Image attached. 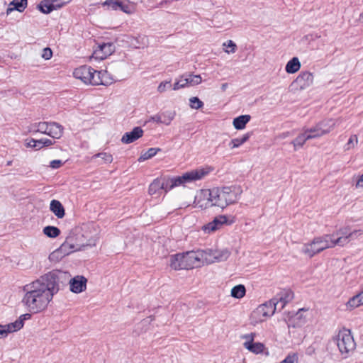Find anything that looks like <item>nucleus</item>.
I'll list each match as a JSON object with an SVG mask.
<instances>
[{"label":"nucleus","mask_w":363,"mask_h":363,"mask_svg":"<svg viewBox=\"0 0 363 363\" xmlns=\"http://www.w3.org/2000/svg\"><path fill=\"white\" fill-rule=\"evenodd\" d=\"M69 278L67 272L52 270L41 276L23 288L24 296L22 302L32 313L44 311L60 289V283H64Z\"/></svg>","instance_id":"nucleus-1"},{"label":"nucleus","mask_w":363,"mask_h":363,"mask_svg":"<svg viewBox=\"0 0 363 363\" xmlns=\"http://www.w3.org/2000/svg\"><path fill=\"white\" fill-rule=\"evenodd\" d=\"M91 228H94L86 226L70 231L65 241L57 250L50 255L49 259L53 260L59 255L65 256L73 252L85 250L87 247L95 246L99 237L96 233H91Z\"/></svg>","instance_id":"nucleus-2"},{"label":"nucleus","mask_w":363,"mask_h":363,"mask_svg":"<svg viewBox=\"0 0 363 363\" xmlns=\"http://www.w3.org/2000/svg\"><path fill=\"white\" fill-rule=\"evenodd\" d=\"M72 75L85 84L93 86H108L128 77L121 69H73Z\"/></svg>","instance_id":"nucleus-3"},{"label":"nucleus","mask_w":363,"mask_h":363,"mask_svg":"<svg viewBox=\"0 0 363 363\" xmlns=\"http://www.w3.org/2000/svg\"><path fill=\"white\" fill-rule=\"evenodd\" d=\"M242 193L240 186L233 185L222 188L213 189V201L214 206L225 208L236 203Z\"/></svg>","instance_id":"nucleus-4"},{"label":"nucleus","mask_w":363,"mask_h":363,"mask_svg":"<svg viewBox=\"0 0 363 363\" xmlns=\"http://www.w3.org/2000/svg\"><path fill=\"white\" fill-rule=\"evenodd\" d=\"M337 245L335 233L333 234H325L321 236L315 237L310 242L305 243L301 251L306 256L313 257L323 250L333 248Z\"/></svg>","instance_id":"nucleus-5"},{"label":"nucleus","mask_w":363,"mask_h":363,"mask_svg":"<svg viewBox=\"0 0 363 363\" xmlns=\"http://www.w3.org/2000/svg\"><path fill=\"white\" fill-rule=\"evenodd\" d=\"M208 173L209 170L201 168L186 172L182 176L170 178L165 181V192H167L174 187L184 185L186 183L200 180Z\"/></svg>","instance_id":"nucleus-6"},{"label":"nucleus","mask_w":363,"mask_h":363,"mask_svg":"<svg viewBox=\"0 0 363 363\" xmlns=\"http://www.w3.org/2000/svg\"><path fill=\"white\" fill-rule=\"evenodd\" d=\"M193 251L178 253L169 257V266L174 270L190 269L196 267Z\"/></svg>","instance_id":"nucleus-7"},{"label":"nucleus","mask_w":363,"mask_h":363,"mask_svg":"<svg viewBox=\"0 0 363 363\" xmlns=\"http://www.w3.org/2000/svg\"><path fill=\"white\" fill-rule=\"evenodd\" d=\"M335 341L340 352L345 358L347 357L355 349L356 344L349 330H340Z\"/></svg>","instance_id":"nucleus-8"},{"label":"nucleus","mask_w":363,"mask_h":363,"mask_svg":"<svg viewBox=\"0 0 363 363\" xmlns=\"http://www.w3.org/2000/svg\"><path fill=\"white\" fill-rule=\"evenodd\" d=\"M277 303V302L275 301H269L259 306L250 315L251 324L255 325L272 315L276 311Z\"/></svg>","instance_id":"nucleus-9"},{"label":"nucleus","mask_w":363,"mask_h":363,"mask_svg":"<svg viewBox=\"0 0 363 363\" xmlns=\"http://www.w3.org/2000/svg\"><path fill=\"white\" fill-rule=\"evenodd\" d=\"M337 246L343 247L348 244L350 240L359 238L363 235V230H354L351 231L349 227H343L335 232Z\"/></svg>","instance_id":"nucleus-10"},{"label":"nucleus","mask_w":363,"mask_h":363,"mask_svg":"<svg viewBox=\"0 0 363 363\" xmlns=\"http://www.w3.org/2000/svg\"><path fill=\"white\" fill-rule=\"evenodd\" d=\"M235 222V216L220 215L216 216L211 222L203 225L201 229L205 233L210 234L220 229L223 225H230Z\"/></svg>","instance_id":"nucleus-11"},{"label":"nucleus","mask_w":363,"mask_h":363,"mask_svg":"<svg viewBox=\"0 0 363 363\" xmlns=\"http://www.w3.org/2000/svg\"><path fill=\"white\" fill-rule=\"evenodd\" d=\"M102 5L109 10H119L127 14L134 13L136 11L135 4L128 0H106Z\"/></svg>","instance_id":"nucleus-12"},{"label":"nucleus","mask_w":363,"mask_h":363,"mask_svg":"<svg viewBox=\"0 0 363 363\" xmlns=\"http://www.w3.org/2000/svg\"><path fill=\"white\" fill-rule=\"evenodd\" d=\"M194 204L196 207L207 208L214 206L213 201V189H203L195 196Z\"/></svg>","instance_id":"nucleus-13"},{"label":"nucleus","mask_w":363,"mask_h":363,"mask_svg":"<svg viewBox=\"0 0 363 363\" xmlns=\"http://www.w3.org/2000/svg\"><path fill=\"white\" fill-rule=\"evenodd\" d=\"M115 51V45L112 43L99 44L94 50L91 60H103Z\"/></svg>","instance_id":"nucleus-14"},{"label":"nucleus","mask_w":363,"mask_h":363,"mask_svg":"<svg viewBox=\"0 0 363 363\" xmlns=\"http://www.w3.org/2000/svg\"><path fill=\"white\" fill-rule=\"evenodd\" d=\"M196 267L215 262L213 249L193 251Z\"/></svg>","instance_id":"nucleus-15"},{"label":"nucleus","mask_w":363,"mask_h":363,"mask_svg":"<svg viewBox=\"0 0 363 363\" xmlns=\"http://www.w3.org/2000/svg\"><path fill=\"white\" fill-rule=\"evenodd\" d=\"M313 76L308 72H303L291 84L295 89H303L308 87L313 82Z\"/></svg>","instance_id":"nucleus-16"},{"label":"nucleus","mask_w":363,"mask_h":363,"mask_svg":"<svg viewBox=\"0 0 363 363\" xmlns=\"http://www.w3.org/2000/svg\"><path fill=\"white\" fill-rule=\"evenodd\" d=\"M86 279L82 276H77L69 279L70 291L73 293H81L86 289Z\"/></svg>","instance_id":"nucleus-17"},{"label":"nucleus","mask_w":363,"mask_h":363,"mask_svg":"<svg viewBox=\"0 0 363 363\" xmlns=\"http://www.w3.org/2000/svg\"><path fill=\"white\" fill-rule=\"evenodd\" d=\"M254 335L252 333L245 335L243 337L247 341L245 342L243 345L249 351L259 354L263 352L264 345L260 342H253Z\"/></svg>","instance_id":"nucleus-18"},{"label":"nucleus","mask_w":363,"mask_h":363,"mask_svg":"<svg viewBox=\"0 0 363 363\" xmlns=\"http://www.w3.org/2000/svg\"><path fill=\"white\" fill-rule=\"evenodd\" d=\"M143 130L140 127H135L131 131L126 132L121 138L124 144H129L137 140L143 135Z\"/></svg>","instance_id":"nucleus-19"},{"label":"nucleus","mask_w":363,"mask_h":363,"mask_svg":"<svg viewBox=\"0 0 363 363\" xmlns=\"http://www.w3.org/2000/svg\"><path fill=\"white\" fill-rule=\"evenodd\" d=\"M130 45L135 49H143L149 45L148 37L145 35H138L129 37Z\"/></svg>","instance_id":"nucleus-20"},{"label":"nucleus","mask_w":363,"mask_h":363,"mask_svg":"<svg viewBox=\"0 0 363 363\" xmlns=\"http://www.w3.org/2000/svg\"><path fill=\"white\" fill-rule=\"evenodd\" d=\"M221 51L228 56L235 55L238 50V45L231 39L225 40L220 45Z\"/></svg>","instance_id":"nucleus-21"},{"label":"nucleus","mask_w":363,"mask_h":363,"mask_svg":"<svg viewBox=\"0 0 363 363\" xmlns=\"http://www.w3.org/2000/svg\"><path fill=\"white\" fill-rule=\"evenodd\" d=\"M22 328L21 321L13 322L5 325H0V339L6 337L9 333H13Z\"/></svg>","instance_id":"nucleus-22"},{"label":"nucleus","mask_w":363,"mask_h":363,"mask_svg":"<svg viewBox=\"0 0 363 363\" xmlns=\"http://www.w3.org/2000/svg\"><path fill=\"white\" fill-rule=\"evenodd\" d=\"M27 0H13L9 4L6 13L9 15L14 11L23 12L27 7Z\"/></svg>","instance_id":"nucleus-23"},{"label":"nucleus","mask_w":363,"mask_h":363,"mask_svg":"<svg viewBox=\"0 0 363 363\" xmlns=\"http://www.w3.org/2000/svg\"><path fill=\"white\" fill-rule=\"evenodd\" d=\"M362 305L363 291L350 298L346 303V307L347 309L351 311Z\"/></svg>","instance_id":"nucleus-24"},{"label":"nucleus","mask_w":363,"mask_h":363,"mask_svg":"<svg viewBox=\"0 0 363 363\" xmlns=\"http://www.w3.org/2000/svg\"><path fill=\"white\" fill-rule=\"evenodd\" d=\"M231 252L228 248L213 250V256L215 262H223L228 259Z\"/></svg>","instance_id":"nucleus-25"},{"label":"nucleus","mask_w":363,"mask_h":363,"mask_svg":"<svg viewBox=\"0 0 363 363\" xmlns=\"http://www.w3.org/2000/svg\"><path fill=\"white\" fill-rule=\"evenodd\" d=\"M50 211L58 218H62L65 216V208L57 200H52L50 206Z\"/></svg>","instance_id":"nucleus-26"},{"label":"nucleus","mask_w":363,"mask_h":363,"mask_svg":"<svg viewBox=\"0 0 363 363\" xmlns=\"http://www.w3.org/2000/svg\"><path fill=\"white\" fill-rule=\"evenodd\" d=\"M308 140H311L310 136L307 135L305 130H303V133L299 134L291 142V144L294 145V150H297L298 149L302 147L305 143Z\"/></svg>","instance_id":"nucleus-27"},{"label":"nucleus","mask_w":363,"mask_h":363,"mask_svg":"<svg viewBox=\"0 0 363 363\" xmlns=\"http://www.w3.org/2000/svg\"><path fill=\"white\" fill-rule=\"evenodd\" d=\"M250 115H242L233 119V124L235 129L242 130L250 120Z\"/></svg>","instance_id":"nucleus-28"},{"label":"nucleus","mask_w":363,"mask_h":363,"mask_svg":"<svg viewBox=\"0 0 363 363\" xmlns=\"http://www.w3.org/2000/svg\"><path fill=\"white\" fill-rule=\"evenodd\" d=\"M162 124L169 125L172 121L175 118L176 111L174 110H167L160 113Z\"/></svg>","instance_id":"nucleus-29"},{"label":"nucleus","mask_w":363,"mask_h":363,"mask_svg":"<svg viewBox=\"0 0 363 363\" xmlns=\"http://www.w3.org/2000/svg\"><path fill=\"white\" fill-rule=\"evenodd\" d=\"M337 121L333 119H325L317 123L321 130L326 131L325 135L329 133L336 125Z\"/></svg>","instance_id":"nucleus-30"},{"label":"nucleus","mask_w":363,"mask_h":363,"mask_svg":"<svg viewBox=\"0 0 363 363\" xmlns=\"http://www.w3.org/2000/svg\"><path fill=\"white\" fill-rule=\"evenodd\" d=\"M304 130L307 135L310 136L311 140L320 138L325 135L326 132L325 130H321V128H319L317 124H315V125H314L313 127L306 128Z\"/></svg>","instance_id":"nucleus-31"},{"label":"nucleus","mask_w":363,"mask_h":363,"mask_svg":"<svg viewBox=\"0 0 363 363\" xmlns=\"http://www.w3.org/2000/svg\"><path fill=\"white\" fill-rule=\"evenodd\" d=\"M165 182H161L159 179H155L150 185L148 192L150 195L156 194L160 190L165 191Z\"/></svg>","instance_id":"nucleus-32"},{"label":"nucleus","mask_w":363,"mask_h":363,"mask_svg":"<svg viewBox=\"0 0 363 363\" xmlns=\"http://www.w3.org/2000/svg\"><path fill=\"white\" fill-rule=\"evenodd\" d=\"M38 9L45 14H48L53 11V4L51 0H43L40 1L38 6Z\"/></svg>","instance_id":"nucleus-33"},{"label":"nucleus","mask_w":363,"mask_h":363,"mask_svg":"<svg viewBox=\"0 0 363 363\" xmlns=\"http://www.w3.org/2000/svg\"><path fill=\"white\" fill-rule=\"evenodd\" d=\"M250 137V133H246L243 135L240 138L233 139L230 143L229 146L231 149L239 147L240 145L244 144L245 142H247Z\"/></svg>","instance_id":"nucleus-34"},{"label":"nucleus","mask_w":363,"mask_h":363,"mask_svg":"<svg viewBox=\"0 0 363 363\" xmlns=\"http://www.w3.org/2000/svg\"><path fill=\"white\" fill-rule=\"evenodd\" d=\"M245 293H246V289H245V286L242 284H239V285L234 286L231 289L230 294L233 298L239 299V298H242V297H244V296L245 295Z\"/></svg>","instance_id":"nucleus-35"},{"label":"nucleus","mask_w":363,"mask_h":363,"mask_svg":"<svg viewBox=\"0 0 363 363\" xmlns=\"http://www.w3.org/2000/svg\"><path fill=\"white\" fill-rule=\"evenodd\" d=\"M96 158H100L101 160V162L99 163V164L111 163L113 161L112 155L107 152H99L95 154L92 156L91 160L94 161Z\"/></svg>","instance_id":"nucleus-36"},{"label":"nucleus","mask_w":363,"mask_h":363,"mask_svg":"<svg viewBox=\"0 0 363 363\" xmlns=\"http://www.w3.org/2000/svg\"><path fill=\"white\" fill-rule=\"evenodd\" d=\"M48 129V122H39L31 125L30 132L45 134Z\"/></svg>","instance_id":"nucleus-37"},{"label":"nucleus","mask_w":363,"mask_h":363,"mask_svg":"<svg viewBox=\"0 0 363 363\" xmlns=\"http://www.w3.org/2000/svg\"><path fill=\"white\" fill-rule=\"evenodd\" d=\"M43 233L50 238H55L60 234V230L55 226L48 225L43 228Z\"/></svg>","instance_id":"nucleus-38"},{"label":"nucleus","mask_w":363,"mask_h":363,"mask_svg":"<svg viewBox=\"0 0 363 363\" xmlns=\"http://www.w3.org/2000/svg\"><path fill=\"white\" fill-rule=\"evenodd\" d=\"M159 151H160V148H149L146 152H143L140 157L138 158V162H142L145 160H147L152 157H154Z\"/></svg>","instance_id":"nucleus-39"},{"label":"nucleus","mask_w":363,"mask_h":363,"mask_svg":"<svg viewBox=\"0 0 363 363\" xmlns=\"http://www.w3.org/2000/svg\"><path fill=\"white\" fill-rule=\"evenodd\" d=\"M63 134V128L61 125L57 123H53L52 131H51V137L55 139H59L62 137Z\"/></svg>","instance_id":"nucleus-40"},{"label":"nucleus","mask_w":363,"mask_h":363,"mask_svg":"<svg viewBox=\"0 0 363 363\" xmlns=\"http://www.w3.org/2000/svg\"><path fill=\"white\" fill-rule=\"evenodd\" d=\"M186 78L188 79L189 86H195L200 84L202 81L201 77L199 74L192 75L188 74L186 75Z\"/></svg>","instance_id":"nucleus-41"},{"label":"nucleus","mask_w":363,"mask_h":363,"mask_svg":"<svg viewBox=\"0 0 363 363\" xmlns=\"http://www.w3.org/2000/svg\"><path fill=\"white\" fill-rule=\"evenodd\" d=\"M189 106L193 109H199L203 106V103L196 96L189 99Z\"/></svg>","instance_id":"nucleus-42"},{"label":"nucleus","mask_w":363,"mask_h":363,"mask_svg":"<svg viewBox=\"0 0 363 363\" xmlns=\"http://www.w3.org/2000/svg\"><path fill=\"white\" fill-rule=\"evenodd\" d=\"M270 301H275L277 302V303L276 304V310L278 308L279 311L283 309L285 305L289 301V299H286V298H284V296L282 295L279 298H274Z\"/></svg>","instance_id":"nucleus-43"},{"label":"nucleus","mask_w":363,"mask_h":363,"mask_svg":"<svg viewBox=\"0 0 363 363\" xmlns=\"http://www.w3.org/2000/svg\"><path fill=\"white\" fill-rule=\"evenodd\" d=\"M358 143L357 136L356 135H351L348 142L345 145V150H349L354 148Z\"/></svg>","instance_id":"nucleus-44"},{"label":"nucleus","mask_w":363,"mask_h":363,"mask_svg":"<svg viewBox=\"0 0 363 363\" xmlns=\"http://www.w3.org/2000/svg\"><path fill=\"white\" fill-rule=\"evenodd\" d=\"M301 67V62L298 57H294L291 60H290L285 68H300Z\"/></svg>","instance_id":"nucleus-45"},{"label":"nucleus","mask_w":363,"mask_h":363,"mask_svg":"<svg viewBox=\"0 0 363 363\" xmlns=\"http://www.w3.org/2000/svg\"><path fill=\"white\" fill-rule=\"evenodd\" d=\"M172 84L170 81H164L161 82L158 87H157V91L160 93H163L166 91L167 90L171 89Z\"/></svg>","instance_id":"nucleus-46"},{"label":"nucleus","mask_w":363,"mask_h":363,"mask_svg":"<svg viewBox=\"0 0 363 363\" xmlns=\"http://www.w3.org/2000/svg\"><path fill=\"white\" fill-rule=\"evenodd\" d=\"M280 363H298V355L295 353L289 354Z\"/></svg>","instance_id":"nucleus-47"},{"label":"nucleus","mask_w":363,"mask_h":363,"mask_svg":"<svg viewBox=\"0 0 363 363\" xmlns=\"http://www.w3.org/2000/svg\"><path fill=\"white\" fill-rule=\"evenodd\" d=\"M52 56V51L49 48H45L43 50L41 57L48 60H50Z\"/></svg>","instance_id":"nucleus-48"},{"label":"nucleus","mask_w":363,"mask_h":363,"mask_svg":"<svg viewBox=\"0 0 363 363\" xmlns=\"http://www.w3.org/2000/svg\"><path fill=\"white\" fill-rule=\"evenodd\" d=\"M53 4V10H57L64 6L67 2L63 0H51Z\"/></svg>","instance_id":"nucleus-49"},{"label":"nucleus","mask_w":363,"mask_h":363,"mask_svg":"<svg viewBox=\"0 0 363 363\" xmlns=\"http://www.w3.org/2000/svg\"><path fill=\"white\" fill-rule=\"evenodd\" d=\"M63 162L60 160H55L50 162V167L52 169H57L62 165Z\"/></svg>","instance_id":"nucleus-50"},{"label":"nucleus","mask_w":363,"mask_h":363,"mask_svg":"<svg viewBox=\"0 0 363 363\" xmlns=\"http://www.w3.org/2000/svg\"><path fill=\"white\" fill-rule=\"evenodd\" d=\"M150 121H153L157 123L162 124L160 113L150 116V118L148 119V122H150Z\"/></svg>","instance_id":"nucleus-51"},{"label":"nucleus","mask_w":363,"mask_h":363,"mask_svg":"<svg viewBox=\"0 0 363 363\" xmlns=\"http://www.w3.org/2000/svg\"><path fill=\"white\" fill-rule=\"evenodd\" d=\"M30 314L29 313H25L21 315L18 320H16L15 322H19L21 321L22 328L23 327L24 320L30 319Z\"/></svg>","instance_id":"nucleus-52"},{"label":"nucleus","mask_w":363,"mask_h":363,"mask_svg":"<svg viewBox=\"0 0 363 363\" xmlns=\"http://www.w3.org/2000/svg\"><path fill=\"white\" fill-rule=\"evenodd\" d=\"M178 82H179V85L183 87H185L186 86H189L188 79L186 78V75L182 76Z\"/></svg>","instance_id":"nucleus-53"},{"label":"nucleus","mask_w":363,"mask_h":363,"mask_svg":"<svg viewBox=\"0 0 363 363\" xmlns=\"http://www.w3.org/2000/svg\"><path fill=\"white\" fill-rule=\"evenodd\" d=\"M31 143H35L36 144L37 150H40L44 147L43 143V139H40V140L31 139Z\"/></svg>","instance_id":"nucleus-54"},{"label":"nucleus","mask_w":363,"mask_h":363,"mask_svg":"<svg viewBox=\"0 0 363 363\" xmlns=\"http://www.w3.org/2000/svg\"><path fill=\"white\" fill-rule=\"evenodd\" d=\"M43 143L44 147L50 146L53 144V142L48 138L43 139Z\"/></svg>","instance_id":"nucleus-55"},{"label":"nucleus","mask_w":363,"mask_h":363,"mask_svg":"<svg viewBox=\"0 0 363 363\" xmlns=\"http://www.w3.org/2000/svg\"><path fill=\"white\" fill-rule=\"evenodd\" d=\"M282 296L286 299H289V301L293 298V294L291 291H286Z\"/></svg>","instance_id":"nucleus-56"},{"label":"nucleus","mask_w":363,"mask_h":363,"mask_svg":"<svg viewBox=\"0 0 363 363\" xmlns=\"http://www.w3.org/2000/svg\"><path fill=\"white\" fill-rule=\"evenodd\" d=\"M52 124H53V123H48V129H47L46 133H45L50 137H51V131H52Z\"/></svg>","instance_id":"nucleus-57"},{"label":"nucleus","mask_w":363,"mask_h":363,"mask_svg":"<svg viewBox=\"0 0 363 363\" xmlns=\"http://www.w3.org/2000/svg\"><path fill=\"white\" fill-rule=\"evenodd\" d=\"M357 187L363 188V174L360 177L356 184Z\"/></svg>","instance_id":"nucleus-58"},{"label":"nucleus","mask_w":363,"mask_h":363,"mask_svg":"<svg viewBox=\"0 0 363 363\" xmlns=\"http://www.w3.org/2000/svg\"><path fill=\"white\" fill-rule=\"evenodd\" d=\"M180 88H182V86L179 85V82L178 81L174 84V86H173L174 90H177Z\"/></svg>","instance_id":"nucleus-59"},{"label":"nucleus","mask_w":363,"mask_h":363,"mask_svg":"<svg viewBox=\"0 0 363 363\" xmlns=\"http://www.w3.org/2000/svg\"><path fill=\"white\" fill-rule=\"evenodd\" d=\"M27 147H35L36 148V144L35 143H31V140H30L28 143H27Z\"/></svg>","instance_id":"nucleus-60"},{"label":"nucleus","mask_w":363,"mask_h":363,"mask_svg":"<svg viewBox=\"0 0 363 363\" xmlns=\"http://www.w3.org/2000/svg\"><path fill=\"white\" fill-rule=\"evenodd\" d=\"M288 73H295L296 72H297L298 69H286Z\"/></svg>","instance_id":"nucleus-61"},{"label":"nucleus","mask_w":363,"mask_h":363,"mask_svg":"<svg viewBox=\"0 0 363 363\" xmlns=\"http://www.w3.org/2000/svg\"><path fill=\"white\" fill-rule=\"evenodd\" d=\"M227 86H228L227 84H223L222 86H221L222 89L225 90L226 89Z\"/></svg>","instance_id":"nucleus-62"},{"label":"nucleus","mask_w":363,"mask_h":363,"mask_svg":"<svg viewBox=\"0 0 363 363\" xmlns=\"http://www.w3.org/2000/svg\"><path fill=\"white\" fill-rule=\"evenodd\" d=\"M359 19L363 21V12L360 14Z\"/></svg>","instance_id":"nucleus-63"},{"label":"nucleus","mask_w":363,"mask_h":363,"mask_svg":"<svg viewBox=\"0 0 363 363\" xmlns=\"http://www.w3.org/2000/svg\"><path fill=\"white\" fill-rule=\"evenodd\" d=\"M11 164V162H8L7 165H10Z\"/></svg>","instance_id":"nucleus-64"}]
</instances>
